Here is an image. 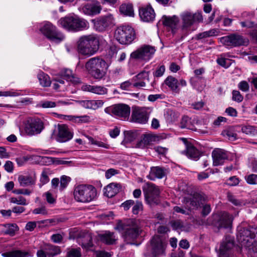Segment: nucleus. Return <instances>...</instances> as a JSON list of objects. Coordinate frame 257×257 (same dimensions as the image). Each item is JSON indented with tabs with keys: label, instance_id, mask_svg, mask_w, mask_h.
Returning a JSON list of instances; mask_svg holds the SVG:
<instances>
[{
	"label": "nucleus",
	"instance_id": "nucleus-45",
	"mask_svg": "<svg viewBox=\"0 0 257 257\" xmlns=\"http://www.w3.org/2000/svg\"><path fill=\"white\" fill-rule=\"evenodd\" d=\"M216 32L217 31L215 29H212L209 31L203 32L196 35V39L198 40H200L203 38L215 36Z\"/></svg>",
	"mask_w": 257,
	"mask_h": 257
},
{
	"label": "nucleus",
	"instance_id": "nucleus-31",
	"mask_svg": "<svg viewBox=\"0 0 257 257\" xmlns=\"http://www.w3.org/2000/svg\"><path fill=\"white\" fill-rule=\"evenodd\" d=\"M100 240L107 244H112L116 241L115 236L114 233L110 231H105L99 235Z\"/></svg>",
	"mask_w": 257,
	"mask_h": 257
},
{
	"label": "nucleus",
	"instance_id": "nucleus-21",
	"mask_svg": "<svg viewBox=\"0 0 257 257\" xmlns=\"http://www.w3.org/2000/svg\"><path fill=\"white\" fill-rule=\"evenodd\" d=\"M132 118L134 122L145 123L148 119L147 112L144 108L135 107L133 109Z\"/></svg>",
	"mask_w": 257,
	"mask_h": 257
},
{
	"label": "nucleus",
	"instance_id": "nucleus-42",
	"mask_svg": "<svg viewBox=\"0 0 257 257\" xmlns=\"http://www.w3.org/2000/svg\"><path fill=\"white\" fill-rule=\"evenodd\" d=\"M37 157L39 158V159H38L39 161L44 163L46 165H49L52 163H55V162H56V160L57 161L58 163L60 164H64L66 163V162H67L66 161H60V160L58 161V160H57L58 159L56 158H52V157H45V156H43V157L38 156Z\"/></svg>",
	"mask_w": 257,
	"mask_h": 257
},
{
	"label": "nucleus",
	"instance_id": "nucleus-55",
	"mask_svg": "<svg viewBox=\"0 0 257 257\" xmlns=\"http://www.w3.org/2000/svg\"><path fill=\"white\" fill-rule=\"evenodd\" d=\"M32 212L35 214H42L44 215H46L48 214V211L44 206L35 208L33 210Z\"/></svg>",
	"mask_w": 257,
	"mask_h": 257
},
{
	"label": "nucleus",
	"instance_id": "nucleus-48",
	"mask_svg": "<svg viewBox=\"0 0 257 257\" xmlns=\"http://www.w3.org/2000/svg\"><path fill=\"white\" fill-rule=\"evenodd\" d=\"M86 137L88 139V140L89 142V143H91L92 145H96L99 147H101V148H105V149L109 148V145L106 144H105L100 141H98L95 140L91 137L86 136Z\"/></svg>",
	"mask_w": 257,
	"mask_h": 257
},
{
	"label": "nucleus",
	"instance_id": "nucleus-49",
	"mask_svg": "<svg viewBox=\"0 0 257 257\" xmlns=\"http://www.w3.org/2000/svg\"><path fill=\"white\" fill-rule=\"evenodd\" d=\"M170 224L173 229L176 230H182L184 227L183 223L180 220H172L170 222Z\"/></svg>",
	"mask_w": 257,
	"mask_h": 257
},
{
	"label": "nucleus",
	"instance_id": "nucleus-15",
	"mask_svg": "<svg viewBox=\"0 0 257 257\" xmlns=\"http://www.w3.org/2000/svg\"><path fill=\"white\" fill-rule=\"evenodd\" d=\"M95 29L99 32L106 30L108 27L114 25V19L112 14L101 16L93 21Z\"/></svg>",
	"mask_w": 257,
	"mask_h": 257
},
{
	"label": "nucleus",
	"instance_id": "nucleus-1",
	"mask_svg": "<svg viewBox=\"0 0 257 257\" xmlns=\"http://www.w3.org/2000/svg\"><path fill=\"white\" fill-rule=\"evenodd\" d=\"M237 239L241 247L252 255L257 253V226L249 225L247 227H240L238 229Z\"/></svg>",
	"mask_w": 257,
	"mask_h": 257
},
{
	"label": "nucleus",
	"instance_id": "nucleus-41",
	"mask_svg": "<svg viewBox=\"0 0 257 257\" xmlns=\"http://www.w3.org/2000/svg\"><path fill=\"white\" fill-rule=\"evenodd\" d=\"M5 227V230L3 231L5 234H8L11 236H13L16 231L18 230L19 227L15 223L4 224Z\"/></svg>",
	"mask_w": 257,
	"mask_h": 257
},
{
	"label": "nucleus",
	"instance_id": "nucleus-19",
	"mask_svg": "<svg viewBox=\"0 0 257 257\" xmlns=\"http://www.w3.org/2000/svg\"><path fill=\"white\" fill-rule=\"evenodd\" d=\"M73 136V133L66 124H58L57 127V141L64 143L70 140Z\"/></svg>",
	"mask_w": 257,
	"mask_h": 257
},
{
	"label": "nucleus",
	"instance_id": "nucleus-30",
	"mask_svg": "<svg viewBox=\"0 0 257 257\" xmlns=\"http://www.w3.org/2000/svg\"><path fill=\"white\" fill-rule=\"evenodd\" d=\"M119 189L120 185L118 184L112 183L105 188L104 193L108 198H111L119 192Z\"/></svg>",
	"mask_w": 257,
	"mask_h": 257
},
{
	"label": "nucleus",
	"instance_id": "nucleus-2",
	"mask_svg": "<svg viewBox=\"0 0 257 257\" xmlns=\"http://www.w3.org/2000/svg\"><path fill=\"white\" fill-rule=\"evenodd\" d=\"M141 222L140 220L130 219L126 223H118L115 229L121 233L124 241L127 243L133 244V241L142 232Z\"/></svg>",
	"mask_w": 257,
	"mask_h": 257
},
{
	"label": "nucleus",
	"instance_id": "nucleus-20",
	"mask_svg": "<svg viewBox=\"0 0 257 257\" xmlns=\"http://www.w3.org/2000/svg\"><path fill=\"white\" fill-rule=\"evenodd\" d=\"M203 197L198 193H195L190 196L184 197L182 202L188 209H197L200 205Z\"/></svg>",
	"mask_w": 257,
	"mask_h": 257
},
{
	"label": "nucleus",
	"instance_id": "nucleus-47",
	"mask_svg": "<svg viewBox=\"0 0 257 257\" xmlns=\"http://www.w3.org/2000/svg\"><path fill=\"white\" fill-rule=\"evenodd\" d=\"M222 135L224 136L227 137L228 139L230 141H233L236 139L237 135L233 132V129L231 128H229L226 130H224L222 132Z\"/></svg>",
	"mask_w": 257,
	"mask_h": 257
},
{
	"label": "nucleus",
	"instance_id": "nucleus-62",
	"mask_svg": "<svg viewBox=\"0 0 257 257\" xmlns=\"http://www.w3.org/2000/svg\"><path fill=\"white\" fill-rule=\"evenodd\" d=\"M43 196L46 197V200L49 204H53L55 202V199L53 197L52 194L49 192H47L43 194Z\"/></svg>",
	"mask_w": 257,
	"mask_h": 257
},
{
	"label": "nucleus",
	"instance_id": "nucleus-37",
	"mask_svg": "<svg viewBox=\"0 0 257 257\" xmlns=\"http://www.w3.org/2000/svg\"><path fill=\"white\" fill-rule=\"evenodd\" d=\"M227 199L230 202L237 207H241L247 203L246 200L239 199L230 192L227 193Z\"/></svg>",
	"mask_w": 257,
	"mask_h": 257
},
{
	"label": "nucleus",
	"instance_id": "nucleus-25",
	"mask_svg": "<svg viewBox=\"0 0 257 257\" xmlns=\"http://www.w3.org/2000/svg\"><path fill=\"white\" fill-rule=\"evenodd\" d=\"M166 170L159 166L152 167L148 178L151 180H155L156 179H162L166 175Z\"/></svg>",
	"mask_w": 257,
	"mask_h": 257
},
{
	"label": "nucleus",
	"instance_id": "nucleus-50",
	"mask_svg": "<svg viewBox=\"0 0 257 257\" xmlns=\"http://www.w3.org/2000/svg\"><path fill=\"white\" fill-rule=\"evenodd\" d=\"M81 249L80 248H71L67 253V257H81Z\"/></svg>",
	"mask_w": 257,
	"mask_h": 257
},
{
	"label": "nucleus",
	"instance_id": "nucleus-26",
	"mask_svg": "<svg viewBox=\"0 0 257 257\" xmlns=\"http://www.w3.org/2000/svg\"><path fill=\"white\" fill-rule=\"evenodd\" d=\"M81 89L98 95H104L107 93V89L102 86L85 84L82 86Z\"/></svg>",
	"mask_w": 257,
	"mask_h": 257
},
{
	"label": "nucleus",
	"instance_id": "nucleus-43",
	"mask_svg": "<svg viewBox=\"0 0 257 257\" xmlns=\"http://www.w3.org/2000/svg\"><path fill=\"white\" fill-rule=\"evenodd\" d=\"M241 131L247 135L255 136L257 135V129L251 125H244L241 127Z\"/></svg>",
	"mask_w": 257,
	"mask_h": 257
},
{
	"label": "nucleus",
	"instance_id": "nucleus-29",
	"mask_svg": "<svg viewBox=\"0 0 257 257\" xmlns=\"http://www.w3.org/2000/svg\"><path fill=\"white\" fill-rule=\"evenodd\" d=\"M4 257H32L33 253L30 250H13L4 253Z\"/></svg>",
	"mask_w": 257,
	"mask_h": 257
},
{
	"label": "nucleus",
	"instance_id": "nucleus-57",
	"mask_svg": "<svg viewBox=\"0 0 257 257\" xmlns=\"http://www.w3.org/2000/svg\"><path fill=\"white\" fill-rule=\"evenodd\" d=\"M135 203V201L133 200H128L124 201L121 205V206L123 208V209L125 211L128 210L130 208L133 206Z\"/></svg>",
	"mask_w": 257,
	"mask_h": 257
},
{
	"label": "nucleus",
	"instance_id": "nucleus-64",
	"mask_svg": "<svg viewBox=\"0 0 257 257\" xmlns=\"http://www.w3.org/2000/svg\"><path fill=\"white\" fill-rule=\"evenodd\" d=\"M137 137V133L134 132H128L126 135L125 138L127 141L129 142L133 141Z\"/></svg>",
	"mask_w": 257,
	"mask_h": 257
},
{
	"label": "nucleus",
	"instance_id": "nucleus-14",
	"mask_svg": "<svg viewBox=\"0 0 257 257\" xmlns=\"http://www.w3.org/2000/svg\"><path fill=\"white\" fill-rule=\"evenodd\" d=\"M143 191L145 200L148 204L153 205L159 203L160 190L158 187L148 183L144 187Z\"/></svg>",
	"mask_w": 257,
	"mask_h": 257
},
{
	"label": "nucleus",
	"instance_id": "nucleus-33",
	"mask_svg": "<svg viewBox=\"0 0 257 257\" xmlns=\"http://www.w3.org/2000/svg\"><path fill=\"white\" fill-rule=\"evenodd\" d=\"M164 82L173 91L176 93L179 92L178 88L179 82L178 80L175 77L169 76L167 77Z\"/></svg>",
	"mask_w": 257,
	"mask_h": 257
},
{
	"label": "nucleus",
	"instance_id": "nucleus-3",
	"mask_svg": "<svg viewBox=\"0 0 257 257\" xmlns=\"http://www.w3.org/2000/svg\"><path fill=\"white\" fill-rule=\"evenodd\" d=\"M99 48L98 40L92 35L83 36L77 41L79 54L86 57L95 54Z\"/></svg>",
	"mask_w": 257,
	"mask_h": 257
},
{
	"label": "nucleus",
	"instance_id": "nucleus-11",
	"mask_svg": "<svg viewBox=\"0 0 257 257\" xmlns=\"http://www.w3.org/2000/svg\"><path fill=\"white\" fill-rule=\"evenodd\" d=\"M40 31L51 41L58 43L62 41L65 36L58 31L56 27L49 22H46Z\"/></svg>",
	"mask_w": 257,
	"mask_h": 257
},
{
	"label": "nucleus",
	"instance_id": "nucleus-39",
	"mask_svg": "<svg viewBox=\"0 0 257 257\" xmlns=\"http://www.w3.org/2000/svg\"><path fill=\"white\" fill-rule=\"evenodd\" d=\"M119 11L121 14L126 16H132L134 15L133 6L130 4H122L120 6Z\"/></svg>",
	"mask_w": 257,
	"mask_h": 257
},
{
	"label": "nucleus",
	"instance_id": "nucleus-58",
	"mask_svg": "<svg viewBox=\"0 0 257 257\" xmlns=\"http://www.w3.org/2000/svg\"><path fill=\"white\" fill-rule=\"evenodd\" d=\"M217 62L219 65L225 68H227L230 65L229 63V60L224 58H218L217 59Z\"/></svg>",
	"mask_w": 257,
	"mask_h": 257
},
{
	"label": "nucleus",
	"instance_id": "nucleus-8",
	"mask_svg": "<svg viewBox=\"0 0 257 257\" xmlns=\"http://www.w3.org/2000/svg\"><path fill=\"white\" fill-rule=\"evenodd\" d=\"M233 217L231 214L223 212L220 214H213L207 219V224L216 227L218 229L230 228Z\"/></svg>",
	"mask_w": 257,
	"mask_h": 257
},
{
	"label": "nucleus",
	"instance_id": "nucleus-17",
	"mask_svg": "<svg viewBox=\"0 0 257 257\" xmlns=\"http://www.w3.org/2000/svg\"><path fill=\"white\" fill-rule=\"evenodd\" d=\"M108 109L113 115L121 119H127L130 115V107L125 104L119 103L115 104Z\"/></svg>",
	"mask_w": 257,
	"mask_h": 257
},
{
	"label": "nucleus",
	"instance_id": "nucleus-4",
	"mask_svg": "<svg viewBox=\"0 0 257 257\" xmlns=\"http://www.w3.org/2000/svg\"><path fill=\"white\" fill-rule=\"evenodd\" d=\"M88 73L94 78L102 79L106 74L108 66L106 62L99 57L89 59L85 65Z\"/></svg>",
	"mask_w": 257,
	"mask_h": 257
},
{
	"label": "nucleus",
	"instance_id": "nucleus-56",
	"mask_svg": "<svg viewBox=\"0 0 257 257\" xmlns=\"http://www.w3.org/2000/svg\"><path fill=\"white\" fill-rule=\"evenodd\" d=\"M247 183L249 184H257V175L250 174L245 178Z\"/></svg>",
	"mask_w": 257,
	"mask_h": 257
},
{
	"label": "nucleus",
	"instance_id": "nucleus-51",
	"mask_svg": "<svg viewBox=\"0 0 257 257\" xmlns=\"http://www.w3.org/2000/svg\"><path fill=\"white\" fill-rule=\"evenodd\" d=\"M10 202L22 205L27 204L26 199L22 196H19L18 198L12 197L10 198Z\"/></svg>",
	"mask_w": 257,
	"mask_h": 257
},
{
	"label": "nucleus",
	"instance_id": "nucleus-54",
	"mask_svg": "<svg viewBox=\"0 0 257 257\" xmlns=\"http://www.w3.org/2000/svg\"><path fill=\"white\" fill-rule=\"evenodd\" d=\"M70 181V177L66 176H62L60 179V181L61 189L62 190H63L65 188H66Z\"/></svg>",
	"mask_w": 257,
	"mask_h": 257
},
{
	"label": "nucleus",
	"instance_id": "nucleus-7",
	"mask_svg": "<svg viewBox=\"0 0 257 257\" xmlns=\"http://www.w3.org/2000/svg\"><path fill=\"white\" fill-rule=\"evenodd\" d=\"M166 243L160 235H154L150 241V245L144 253L145 257H159L164 254Z\"/></svg>",
	"mask_w": 257,
	"mask_h": 257
},
{
	"label": "nucleus",
	"instance_id": "nucleus-35",
	"mask_svg": "<svg viewBox=\"0 0 257 257\" xmlns=\"http://www.w3.org/2000/svg\"><path fill=\"white\" fill-rule=\"evenodd\" d=\"M186 155L191 159L197 160L200 157L199 151L191 144L186 146Z\"/></svg>",
	"mask_w": 257,
	"mask_h": 257
},
{
	"label": "nucleus",
	"instance_id": "nucleus-46",
	"mask_svg": "<svg viewBox=\"0 0 257 257\" xmlns=\"http://www.w3.org/2000/svg\"><path fill=\"white\" fill-rule=\"evenodd\" d=\"M143 210V205L141 201L139 200L135 201L134 204L132 207V213L134 214L137 215Z\"/></svg>",
	"mask_w": 257,
	"mask_h": 257
},
{
	"label": "nucleus",
	"instance_id": "nucleus-38",
	"mask_svg": "<svg viewBox=\"0 0 257 257\" xmlns=\"http://www.w3.org/2000/svg\"><path fill=\"white\" fill-rule=\"evenodd\" d=\"M44 248L47 252L48 257H53L61 252V250L58 246L52 244H47L45 245Z\"/></svg>",
	"mask_w": 257,
	"mask_h": 257
},
{
	"label": "nucleus",
	"instance_id": "nucleus-60",
	"mask_svg": "<svg viewBox=\"0 0 257 257\" xmlns=\"http://www.w3.org/2000/svg\"><path fill=\"white\" fill-rule=\"evenodd\" d=\"M165 71V67L164 65L159 67L154 72V76L156 77H159L164 74Z\"/></svg>",
	"mask_w": 257,
	"mask_h": 257
},
{
	"label": "nucleus",
	"instance_id": "nucleus-61",
	"mask_svg": "<svg viewBox=\"0 0 257 257\" xmlns=\"http://www.w3.org/2000/svg\"><path fill=\"white\" fill-rule=\"evenodd\" d=\"M239 182V179L236 176H232L230 177L227 180V184L229 186H236L238 184Z\"/></svg>",
	"mask_w": 257,
	"mask_h": 257
},
{
	"label": "nucleus",
	"instance_id": "nucleus-27",
	"mask_svg": "<svg viewBox=\"0 0 257 257\" xmlns=\"http://www.w3.org/2000/svg\"><path fill=\"white\" fill-rule=\"evenodd\" d=\"M243 17L245 18V19L240 22L242 27L248 29L257 28V24H255L253 21L254 18V14L253 13H244L243 14Z\"/></svg>",
	"mask_w": 257,
	"mask_h": 257
},
{
	"label": "nucleus",
	"instance_id": "nucleus-59",
	"mask_svg": "<svg viewBox=\"0 0 257 257\" xmlns=\"http://www.w3.org/2000/svg\"><path fill=\"white\" fill-rule=\"evenodd\" d=\"M232 99L237 102H241L243 100V96L238 91L233 90L232 91Z\"/></svg>",
	"mask_w": 257,
	"mask_h": 257
},
{
	"label": "nucleus",
	"instance_id": "nucleus-10",
	"mask_svg": "<svg viewBox=\"0 0 257 257\" xmlns=\"http://www.w3.org/2000/svg\"><path fill=\"white\" fill-rule=\"evenodd\" d=\"M182 21V31L185 36L187 35L190 28L195 22H200L203 20L202 15L197 12L192 13L189 12H184L180 15Z\"/></svg>",
	"mask_w": 257,
	"mask_h": 257
},
{
	"label": "nucleus",
	"instance_id": "nucleus-53",
	"mask_svg": "<svg viewBox=\"0 0 257 257\" xmlns=\"http://www.w3.org/2000/svg\"><path fill=\"white\" fill-rule=\"evenodd\" d=\"M180 126L181 128H189L190 126V119L187 116L182 117Z\"/></svg>",
	"mask_w": 257,
	"mask_h": 257
},
{
	"label": "nucleus",
	"instance_id": "nucleus-5",
	"mask_svg": "<svg viewBox=\"0 0 257 257\" xmlns=\"http://www.w3.org/2000/svg\"><path fill=\"white\" fill-rule=\"evenodd\" d=\"M73 195L74 199L77 202L86 203L95 198L97 192L92 185L81 184L75 187Z\"/></svg>",
	"mask_w": 257,
	"mask_h": 257
},
{
	"label": "nucleus",
	"instance_id": "nucleus-23",
	"mask_svg": "<svg viewBox=\"0 0 257 257\" xmlns=\"http://www.w3.org/2000/svg\"><path fill=\"white\" fill-rule=\"evenodd\" d=\"M139 15L141 19L146 22H152L155 18L154 11L150 6H147L141 8L139 9Z\"/></svg>",
	"mask_w": 257,
	"mask_h": 257
},
{
	"label": "nucleus",
	"instance_id": "nucleus-22",
	"mask_svg": "<svg viewBox=\"0 0 257 257\" xmlns=\"http://www.w3.org/2000/svg\"><path fill=\"white\" fill-rule=\"evenodd\" d=\"M213 164L214 166L222 165L226 160L228 159L227 153L223 150L216 149L212 153Z\"/></svg>",
	"mask_w": 257,
	"mask_h": 257
},
{
	"label": "nucleus",
	"instance_id": "nucleus-13",
	"mask_svg": "<svg viewBox=\"0 0 257 257\" xmlns=\"http://www.w3.org/2000/svg\"><path fill=\"white\" fill-rule=\"evenodd\" d=\"M25 133L33 136L40 134L44 128V123L40 118H29L23 122Z\"/></svg>",
	"mask_w": 257,
	"mask_h": 257
},
{
	"label": "nucleus",
	"instance_id": "nucleus-32",
	"mask_svg": "<svg viewBox=\"0 0 257 257\" xmlns=\"http://www.w3.org/2000/svg\"><path fill=\"white\" fill-rule=\"evenodd\" d=\"M60 73L61 75L68 81H71L75 84L80 82L79 79L73 74L72 70L70 69H64Z\"/></svg>",
	"mask_w": 257,
	"mask_h": 257
},
{
	"label": "nucleus",
	"instance_id": "nucleus-34",
	"mask_svg": "<svg viewBox=\"0 0 257 257\" xmlns=\"http://www.w3.org/2000/svg\"><path fill=\"white\" fill-rule=\"evenodd\" d=\"M18 182L21 187H26L35 183V180L29 175H20L18 178Z\"/></svg>",
	"mask_w": 257,
	"mask_h": 257
},
{
	"label": "nucleus",
	"instance_id": "nucleus-63",
	"mask_svg": "<svg viewBox=\"0 0 257 257\" xmlns=\"http://www.w3.org/2000/svg\"><path fill=\"white\" fill-rule=\"evenodd\" d=\"M238 88L242 91L246 92L249 90V85L245 81H242L238 84Z\"/></svg>",
	"mask_w": 257,
	"mask_h": 257
},
{
	"label": "nucleus",
	"instance_id": "nucleus-6",
	"mask_svg": "<svg viewBox=\"0 0 257 257\" xmlns=\"http://www.w3.org/2000/svg\"><path fill=\"white\" fill-rule=\"evenodd\" d=\"M58 24L68 31L78 32L88 27V23L76 16L68 15L61 18Z\"/></svg>",
	"mask_w": 257,
	"mask_h": 257
},
{
	"label": "nucleus",
	"instance_id": "nucleus-36",
	"mask_svg": "<svg viewBox=\"0 0 257 257\" xmlns=\"http://www.w3.org/2000/svg\"><path fill=\"white\" fill-rule=\"evenodd\" d=\"M178 22V18L176 16H174L171 17L167 16L163 17V24L172 29H175L176 28Z\"/></svg>",
	"mask_w": 257,
	"mask_h": 257
},
{
	"label": "nucleus",
	"instance_id": "nucleus-28",
	"mask_svg": "<svg viewBox=\"0 0 257 257\" xmlns=\"http://www.w3.org/2000/svg\"><path fill=\"white\" fill-rule=\"evenodd\" d=\"M155 136L151 134H145L141 140L135 145V147L139 149H145L148 147L151 142L155 141Z\"/></svg>",
	"mask_w": 257,
	"mask_h": 257
},
{
	"label": "nucleus",
	"instance_id": "nucleus-44",
	"mask_svg": "<svg viewBox=\"0 0 257 257\" xmlns=\"http://www.w3.org/2000/svg\"><path fill=\"white\" fill-rule=\"evenodd\" d=\"M147 79L149 81V72L145 71H143L132 79V81H144Z\"/></svg>",
	"mask_w": 257,
	"mask_h": 257
},
{
	"label": "nucleus",
	"instance_id": "nucleus-24",
	"mask_svg": "<svg viewBox=\"0 0 257 257\" xmlns=\"http://www.w3.org/2000/svg\"><path fill=\"white\" fill-rule=\"evenodd\" d=\"M102 10L99 2L85 5L82 8V12L87 15L93 16L99 14Z\"/></svg>",
	"mask_w": 257,
	"mask_h": 257
},
{
	"label": "nucleus",
	"instance_id": "nucleus-18",
	"mask_svg": "<svg viewBox=\"0 0 257 257\" xmlns=\"http://www.w3.org/2000/svg\"><path fill=\"white\" fill-rule=\"evenodd\" d=\"M234 242L233 238L230 236H227L221 243L219 248V257L222 255L225 257H233L231 253V249L233 247Z\"/></svg>",
	"mask_w": 257,
	"mask_h": 257
},
{
	"label": "nucleus",
	"instance_id": "nucleus-9",
	"mask_svg": "<svg viewBox=\"0 0 257 257\" xmlns=\"http://www.w3.org/2000/svg\"><path fill=\"white\" fill-rule=\"evenodd\" d=\"M115 37L119 43L128 45L132 43L135 39L136 33L132 27L121 26L115 30Z\"/></svg>",
	"mask_w": 257,
	"mask_h": 257
},
{
	"label": "nucleus",
	"instance_id": "nucleus-16",
	"mask_svg": "<svg viewBox=\"0 0 257 257\" xmlns=\"http://www.w3.org/2000/svg\"><path fill=\"white\" fill-rule=\"evenodd\" d=\"M220 41L224 45L231 47L246 45L248 43L247 39L242 36L234 34L220 38Z\"/></svg>",
	"mask_w": 257,
	"mask_h": 257
},
{
	"label": "nucleus",
	"instance_id": "nucleus-52",
	"mask_svg": "<svg viewBox=\"0 0 257 257\" xmlns=\"http://www.w3.org/2000/svg\"><path fill=\"white\" fill-rule=\"evenodd\" d=\"M40 106L44 108H53L56 106V102L52 101H43L40 103Z\"/></svg>",
	"mask_w": 257,
	"mask_h": 257
},
{
	"label": "nucleus",
	"instance_id": "nucleus-40",
	"mask_svg": "<svg viewBox=\"0 0 257 257\" xmlns=\"http://www.w3.org/2000/svg\"><path fill=\"white\" fill-rule=\"evenodd\" d=\"M40 84L43 87H48L50 86L51 81L49 76L41 72L38 75Z\"/></svg>",
	"mask_w": 257,
	"mask_h": 257
},
{
	"label": "nucleus",
	"instance_id": "nucleus-12",
	"mask_svg": "<svg viewBox=\"0 0 257 257\" xmlns=\"http://www.w3.org/2000/svg\"><path fill=\"white\" fill-rule=\"evenodd\" d=\"M155 51L154 47L144 45L133 51L131 54V57L135 60L147 61L152 57Z\"/></svg>",
	"mask_w": 257,
	"mask_h": 257
}]
</instances>
